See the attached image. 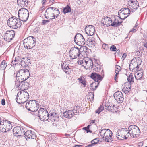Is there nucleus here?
<instances>
[{
    "label": "nucleus",
    "mask_w": 147,
    "mask_h": 147,
    "mask_svg": "<svg viewBox=\"0 0 147 147\" xmlns=\"http://www.w3.org/2000/svg\"><path fill=\"white\" fill-rule=\"evenodd\" d=\"M38 116L42 121H47L49 118L51 121L55 123L59 121V116L56 113H51L49 114L48 111L45 109L41 108L38 110Z\"/></svg>",
    "instance_id": "1"
},
{
    "label": "nucleus",
    "mask_w": 147,
    "mask_h": 147,
    "mask_svg": "<svg viewBox=\"0 0 147 147\" xmlns=\"http://www.w3.org/2000/svg\"><path fill=\"white\" fill-rule=\"evenodd\" d=\"M7 23L10 27L15 29L20 27L21 25L20 20L14 16L10 18L7 21Z\"/></svg>",
    "instance_id": "2"
},
{
    "label": "nucleus",
    "mask_w": 147,
    "mask_h": 147,
    "mask_svg": "<svg viewBox=\"0 0 147 147\" xmlns=\"http://www.w3.org/2000/svg\"><path fill=\"white\" fill-rule=\"evenodd\" d=\"M38 103L37 101L32 100L29 101L26 103L25 107L28 110L35 112L38 109Z\"/></svg>",
    "instance_id": "3"
},
{
    "label": "nucleus",
    "mask_w": 147,
    "mask_h": 147,
    "mask_svg": "<svg viewBox=\"0 0 147 147\" xmlns=\"http://www.w3.org/2000/svg\"><path fill=\"white\" fill-rule=\"evenodd\" d=\"M36 40L33 36H30L24 40V46L28 49L32 48L35 45Z\"/></svg>",
    "instance_id": "4"
},
{
    "label": "nucleus",
    "mask_w": 147,
    "mask_h": 147,
    "mask_svg": "<svg viewBox=\"0 0 147 147\" xmlns=\"http://www.w3.org/2000/svg\"><path fill=\"white\" fill-rule=\"evenodd\" d=\"M29 12L27 9L24 8L20 9L18 13V19L20 21L26 22L28 19Z\"/></svg>",
    "instance_id": "5"
},
{
    "label": "nucleus",
    "mask_w": 147,
    "mask_h": 147,
    "mask_svg": "<svg viewBox=\"0 0 147 147\" xmlns=\"http://www.w3.org/2000/svg\"><path fill=\"white\" fill-rule=\"evenodd\" d=\"M69 53L70 57L72 59H75L78 57V59L79 58L81 54L80 49L77 47H72L69 52Z\"/></svg>",
    "instance_id": "6"
},
{
    "label": "nucleus",
    "mask_w": 147,
    "mask_h": 147,
    "mask_svg": "<svg viewBox=\"0 0 147 147\" xmlns=\"http://www.w3.org/2000/svg\"><path fill=\"white\" fill-rule=\"evenodd\" d=\"M129 132L132 134L133 137H137L140 133V131L139 128L136 125H132L129 126L128 128Z\"/></svg>",
    "instance_id": "7"
},
{
    "label": "nucleus",
    "mask_w": 147,
    "mask_h": 147,
    "mask_svg": "<svg viewBox=\"0 0 147 147\" xmlns=\"http://www.w3.org/2000/svg\"><path fill=\"white\" fill-rule=\"evenodd\" d=\"M15 34V32L13 30H7L4 36V39L7 42H9L12 40Z\"/></svg>",
    "instance_id": "8"
},
{
    "label": "nucleus",
    "mask_w": 147,
    "mask_h": 147,
    "mask_svg": "<svg viewBox=\"0 0 147 147\" xmlns=\"http://www.w3.org/2000/svg\"><path fill=\"white\" fill-rule=\"evenodd\" d=\"M139 68V65H138V62L136 61V59H133L129 65V68L130 70L132 71H136L138 70V69Z\"/></svg>",
    "instance_id": "9"
},
{
    "label": "nucleus",
    "mask_w": 147,
    "mask_h": 147,
    "mask_svg": "<svg viewBox=\"0 0 147 147\" xmlns=\"http://www.w3.org/2000/svg\"><path fill=\"white\" fill-rule=\"evenodd\" d=\"M24 131L23 128L20 126L15 127L13 129V134H15V136H21L24 135L23 134Z\"/></svg>",
    "instance_id": "10"
},
{
    "label": "nucleus",
    "mask_w": 147,
    "mask_h": 147,
    "mask_svg": "<svg viewBox=\"0 0 147 147\" xmlns=\"http://www.w3.org/2000/svg\"><path fill=\"white\" fill-rule=\"evenodd\" d=\"M114 97L119 103H121L124 98L123 94L120 91H117L115 92L114 94Z\"/></svg>",
    "instance_id": "11"
},
{
    "label": "nucleus",
    "mask_w": 147,
    "mask_h": 147,
    "mask_svg": "<svg viewBox=\"0 0 147 147\" xmlns=\"http://www.w3.org/2000/svg\"><path fill=\"white\" fill-rule=\"evenodd\" d=\"M129 8L133 11H136L139 7V3L136 0H130L129 1Z\"/></svg>",
    "instance_id": "12"
},
{
    "label": "nucleus",
    "mask_w": 147,
    "mask_h": 147,
    "mask_svg": "<svg viewBox=\"0 0 147 147\" xmlns=\"http://www.w3.org/2000/svg\"><path fill=\"white\" fill-rule=\"evenodd\" d=\"M85 30L86 33L88 35L92 36L94 34L95 30L94 26L92 25H89L86 27Z\"/></svg>",
    "instance_id": "13"
},
{
    "label": "nucleus",
    "mask_w": 147,
    "mask_h": 147,
    "mask_svg": "<svg viewBox=\"0 0 147 147\" xmlns=\"http://www.w3.org/2000/svg\"><path fill=\"white\" fill-rule=\"evenodd\" d=\"M90 77L94 80L95 82H97L98 84H99L100 82L102 79L100 75L96 73H92Z\"/></svg>",
    "instance_id": "14"
},
{
    "label": "nucleus",
    "mask_w": 147,
    "mask_h": 147,
    "mask_svg": "<svg viewBox=\"0 0 147 147\" xmlns=\"http://www.w3.org/2000/svg\"><path fill=\"white\" fill-rule=\"evenodd\" d=\"M24 135L25 138L27 140L28 138L34 139L36 137L35 133L31 130H28L25 133Z\"/></svg>",
    "instance_id": "15"
},
{
    "label": "nucleus",
    "mask_w": 147,
    "mask_h": 147,
    "mask_svg": "<svg viewBox=\"0 0 147 147\" xmlns=\"http://www.w3.org/2000/svg\"><path fill=\"white\" fill-rule=\"evenodd\" d=\"M21 66L22 67H27L31 64L30 60L27 57L23 58L22 59L20 63Z\"/></svg>",
    "instance_id": "16"
},
{
    "label": "nucleus",
    "mask_w": 147,
    "mask_h": 147,
    "mask_svg": "<svg viewBox=\"0 0 147 147\" xmlns=\"http://www.w3.org/2000/svg\"><path fill=\"white\" fill-rule=\"evenodd\" d=\"M74 41L76 43L80 42L84 43L85 40L83 36L80 34H77L74 37Z\"/></svg>",
    "instance_id": "17"
},
{
    "label": "nucleus",
    "mask_w": 147,
    "mask_h": 147,
    "mask_svg": "<svg viewBox=\"0 0 147 147\" xmlns=\"http://www.w3.org/2000/svg\"><path fill=\"white\" fill-rule=\"evenodd\" d=\"M24 95H25L26 97H24V95H23L22 94L21 95V96L19 98L20 100V101H19L18 100V98L16 97V102L18 103L22 104L26 102L28 99V96L27 95V94L24 93Z\"/></svg>",
    "instance_id": "18"
},
{
    "label": "nucleus",
    "mask_w": 147,
    "mask_h": 147,
    "mask_svg": "<svg viewBox=\"0 0 147 147\" xmlns=\"http://www.w3.org/2000/svg\"><path fill=\"white\" fill-rule=\"evenodd\" d=\"M53 11V7H49L47 8L45 13V18L48 19L50 17H52Z\"/></svg>",
    "instance_id": "19"
},
{
    "label": "nucleus",
    "mask_w": 147,
    "mask_h": 147,
    "mask_svg": "<svg viewBox=\"0 0 147 147\" xmlns=\"http://www.w3.org/2000/svg\"><path fill=\"white\" fill-rule=\"evenodd\" d=\"M22 80H18L17 79L16 81H15V85L17 88H18V89H21L23 88L24 87V86H25V84H27V82H23Z\"/></svg>",
    "instance_id": "20"
},
{
    "label": "nucleus",
    "mask_w": 147,
    "mask_h": 147,
    "mask_svg": "<svg viewBox=\"0 0 147 147\" xmlns=\"http://www.w3.org/2000/svg\"><path fill=\"white\" fill-rule=\"evenodd\" d=\"M28 0H17V3L19 6L21 7H26L29 3Z\"/></svg>",
    "instance_id": "21"
},
{
    "label": "nucleus",
    "mask_w": 147,
    "mask_h": 147,
    "mask_svg": "<svg viewBox=\"0 0 147 147\" xmlns=\"http://www.w3.org/2000/svg\"><path fill=\"white\" fill-rule=\"evenodd\" d=\"M19 74H22L23 76H24L26 79H28L29 77L30 74L29 70L26 69H21L19 71Z\"/></svg>",
    "instance_id": "22"
},
{
    "label": "nucleus",
    "mask_w": 147,
    "mask_h": 147,
    "mask_svg": "<svg viewBox=\"0 0 147 147\" xmlns=\"http://www.w3.org/2000/svg\"><path fill=\"white\" fill-rule=\"evenodd\" d=\"M102 21L103 22L104 25H106L107 26H111L112 20L111 18L106 16L104 17L103 20H102Z\"/></svg>",
    "instance_id": "23"
},
{
    "label": "nucleus",
    "mask_w": 147,
    "mask_h": 147,
    "mask_svg": "<svg viewBox=\"0 0 147 147\" xmlns=\"http://www.w3.org/2000/svg\"><path fill=\"white\" fill-rule=\"evenodd\" d=\"M105 109L110 111L114 112V110L116 109V107H115V105L112 104H109V103H107L105 105Z\"/></svg>",
    "instance_id": "24"
},
{
    "label": "nucleus",
    "mask_w": 147,
    "mask_h": 147,
    "mask_svg": "<svg viewBox=\"0 0 147 147\" xmlns=\"http://www.w3.org/2000/svg\"><path fill=\"white\" fill-rule=\"evenodd\" d=\"M84 61L87 67L86 69H92L93 67V61L91 59H89L88 61Z\"/></svg>",
    "instance_id": "25"
},
{
    "label": "nucleus",
    "mask_w": 147,
    "mask_h": 147,
    "mask_svg": "<svg viewBox=\"0 0 147 147\" xmlns=\"http://www.w3.org/2000/svg\"><path fill=\"white\" fill-rule=\"evenodd\" d=\"M120 13H122L126 16L129 15L131 11L129 8H123L120 10Z\"/></svg>",
    "instance_id": "26"
},
{
    "label": "nucleus",
    "mask_w": 147,
    "mask_h": 147,
    "mask_svg": "<svg viewBox=\"0 0 147 147\" xmlns=\"http://www.w3.org/2000/svg\"><path fill=\"white\" fill-rule=\"evenodd\" d=\"M64 63L62 65L61 67L62 69L65 73L67 74H69L71 72V69L69 68L68 66L65 65H64Z\"/></svg>",
    "instance_id": "27"
},
{
    "label": "nucleus",
    "mask_w": 147,
    "mask_h": 147,
    "mask_svg": "<svg viewBox=\"0 0 147 147\" xmlns=\"http://www.w3.org/2000/svg\"><path fill=\"white\" fill-rule=\"evenodd\" d=\"M122 22H119L118 19H115L113 23L112 22L111 26L113 27H117L119 26Z\"/></svg>",
    "instance_id": "28"
},
{
    "label": "nucleus",
    "mask_w": 147,
    "mask_h": 147,
    "mask_svg": "<svg viewBox=\"0 0 147 147\" xmlns=\"http://www.w3.org/2000/svg\"><path fill=\"white\" fill-rule=\"evenodd\" d=\"M106 132L104 134V136H103L102 138L103 139L105 137H110L111 136H112L113 134L112 131L108 129H107Z\"/></svg>",
    "instance_id": "29"
},
{
    "label": "nucleus",
    "mask_w": 147,
    "mask_h": 147,
    "mask_svg": "<svg viewBox=\"0 0 147 147\" xmlns=\"http://www.w3.org/2000/svg\"><path fill=\"white\" fill-rule=\"evenodd\" d=\"M17 75H18V77H17V79L19 80H22V82H24V81L27 80L26 78L24 77V76H23V75L22 74H20L19 75V73H18Z\"/></svg>",
    "instance_id": "30"
},
{
    "label": "nucleus",
    "mask_w": 147,
    "mask_h": 147,
    "mask_svg": "<svg viewBox=\"0 0 147 147\" xmlns=\"http://www.w3.org/2000/svg\"><path fill=\"white\" fill-rule=\"evenodd\" d=\"M127 130L126 128H122L121 129L118 130V134H121L124 137L126 133H127Z\"/></svg>",
    "instance_id": "31"
},
{
    "label": "nucleus",
    "mask_w": 147,
    "mask_h": 147,
    "mask_svg": "<svg viewBox=\"0 0 147 147\" xmlns=\"http://www.w3.org/2000/svg\"><path fill=\"white\" fill-rule=\"evenodd\" d=\"M7 63L5 60H3L1 63L0 65V69L1 70L4 69L7 66Z\"/></svg>",
    "instance_id": "32"
},
{
    "label": "nucleus",
    "mask_w": 147,
    "mask_h": 147,
    "mask_svg": "<svg viewBox=\"0 0 147 147\" xmlns=\"http://www.w3.org/2000/svg\"><path fill=\"white\" fill-rule=\"evenodd\" d=\"M71 8L69 5H67L64 8L63 12L64 14L71 12Z\"/></svg>",
    "instance_id": "33"
},
{
    "label": "nucleus",
    "mask_w": 147,
    "mask_h": 147,
    "mask_svg": "<svg viewBox=\"0 0 147 147\" xmlns=\"http://www.w3.org/2000/svg\"><path fill=\"white\" fill-rule=\"evenodd\" d=\"M137 76H135V78L136 80H138V82H140V80H142L143 79L142 77L143 75V73L142 72L137 74Z\"/></svg>",
    "instance_id": "34"
},
{
    "label": "nucleus",
    "mask_w": 147,
    "mask_h": 147,
    "mask_svg": "<svg viewBox=\"0 0 147 147\" xmlns=\"http://www.w3.org/2000/svg\"><path fill=\"white\" fill-rule=\"evenodd\" d=\"M7 122L6 123V130L7 132V131H9L12 128V126L11 125L10 123V122L8 121H6Z\"/></svg>",
    "instance_id": "35"
},
{
    "label": "nucleus",
    "mask_w": 147,
    "mask_h": 147,
    "mask_svg": "<svg viewBox=\"0 0 147 147\" xmlns=\"http://www.w3.org/2000/svg\"><path fill=\"white\" fill-rule=\"evenodd\" d=\"M94 96V94L92 92H90L88 93L87 96V98L90 101L93 100Z\"/></svg>",
    "instance_id": "36"
},
{
    "label": "nucleus",
    "mask_w": 147,
    "mask_h": 147,
    "mask_svg": "<svg viewBox=\"0 0 147 147\" xmlns=\"http://www.w3.org/2000/svg\"><path fill=\"white\" fill-rule=\"evenodd\" d=\"M20 63V61L18 59H16V58H15L14 59H13V60L11 63V65L12 66L16 65H18V64Z\"/></svg>",
    "instance_id": "37"
},
{
    "label": "nucleus",
    "mask_w": 147,
    "mask_h": 147,
    "mask_svg": "<svg viewBox=\"0 0 147 147\" xmlns=\"http://www.w3.org/2000/svg\"><path fill=\"white\" fill-rule=\"evenodd\" d=\"M53 15H55L57 16H58L60 14V11L59 9H57L56 8L53 7Z\"/></svg>",
    "instance_id": "38"
},
{
    "label": "nucleus",
    "mask_w": 147,
    "mask_h": 147,
    "mask_svg": "<svg viewBox=\"0 0 147 147\" xmlns=\"http://www.w3.org/2000/svg\"><path fill=\"white\" fill-rule=\"evenodd\" d=\"M134 77H133V75L130 74L127 80L128 81L130 84L132 82L133 83L134 82Z\"/></svg>",
    "instance_id": "39"
},
{
    "label": "nucleus",
    "mask_w": 147,
    "mask_h": 147,
    "mask_svg": "<svg viewBox=\"0 0 147 147\" xmlns=\"http://www.w3.org/2000/svg\"><path fill=\"white\" fill-rule=\"evenodd\" d=\"M90 37L88 38L87 40L91 44L93 45H95V39L92 38L90 39Z\"/></svg>",
    "instance_id": "40"
},
{
    "label": "nucleus",
    "mask_w": 147,
    "mask_h": 147,
    "mask_svg": "<svg viewBox=\"0 0 147 147\" xmlns=\"http://www.w3.org/2000/svg\"><path fill=\"white\" fill-rule=\"evenodd\" d=\"M24 93H27V95L28 96V99L29 98V95L28 94V93L26 91H25L24 90H22V91H20L17 94V96H18V95L19 94H22L23 95H24V97H26V96L24 95Z\"/></svg>",
    "instance_id": "41"
},
{
    "label": "nucleus",
    "mask_w": 147,
    "mask_h": 147,
    "mask_svg": "<svg viewBox=\"0 0 147 147\" xmlns=\"http://www.w3.org/2000/svg\"><path fill=\"white\" fill-rule=\"evenodd\" d=\"M117 137L118 139L120 140H122L125 139V137L123 136L121 134H118V131H117Z\"/></svg>",
    "instance_id": "42"
},
{
    "label": "nucleus",
    "mask_w": 147,
    "mask_h": 147,
    "mask_svg": "<svg viewBox=\"0 0 147 147\" xmlns=\"http://www.w3.org/2000/svg\"><path fill=\"white\" fill-rule=\"evenodd\" d=\"M122 90L125 94L128 93L131 90V86L128 88L126 87L123 88Z\"/></svg>",
    "instance_id": "43"
},
{
    "label": "nucleus",
    "mask_w": 147,
    "mask_h": 147,
    "mask_svg": "<svg viewBox=\"0 0 147 147\" xmlns=\"http://www.w3.org/2000/svg\"><path fill=\"white\" fill-rule=\"evenodd\" d=\"M94 67V70L95 71L99 72L101 69V66L99 65H97Z\"/></svg>",
    "instance_id": "44"
},
{
    "label": "nucleus",
    "mask_w": 147,
    "mask_h": 147,
    "mask_svg": "<svg viewBox=\"0 0 147 147\" xmlns=\"http://www.w3.org/2000/svg\"><path fill=\"white\" fill-rule=\"evenodd\" d=\"M80 107L78 106H75L74 107V109L73 110L74 113H78L79 112V108Z\"/></svg>",
    "instance_id": "45"
},
{
    "label": "nucleus",
    "mask_w": 147,
    "mask_h": 147,
    "mask_svg": "<svg viewBox=\"0 0 147 147\" xmlns=\"http://www.w3.org/2000/svg\"><path fill=\"white\" fill-rule=\"evenodd\" d=\"M104 109L103 106L100 105L98 109L96 111V112L99 114Z\"/></svg>",
    "instance_id": "46"
},
{
    "label": "nucleus",
    "mask_w": 147,
    "mask_h": 147,
    "mask_svg": "<svg viewBox=\"0 0 147 147\" xmlns=\"http://www.w3.org/2000/svg\"><path fill=\"white\" fill-rule=\"evenodd\" d=\"M99 141V138H96L92 140L91 142V143H92V144L95 145L96 144L98 143Z\"/></svg>",
    "instance_id": "47"
},
{
    "label": "nucleus",
    "mask_w": 147,
    "mask_h": 147,
    "mask_svg": "<svg viewBox=\"0 0 147 147\" xmlns=\"http://www.w3.org/2000/svg\"><path fill=\"white\" fill-rule=\"evenodd\" d=\"M112 136H111L110 137H105L104 139L106 142H111L113 140L112 138Z\"/></svg>",
    "instance_id": "48"
},
{
    "label": "nucleus",
    "mask_w": 147,
    "mask_h": 147,
    "mask_svg": "<svg viewBox=\"0 0 147 147\" xmlns=\"http://www.w3.org/2000/svg\"><path fill=\"white\" fill-rule=\"evenodd\" d=\"M79 80V82L80 83H82L84 86H85L86 84V81L85 80L82 79V77H80L78 79Z\"/></svg>",
    "instance_id": "49"
},
{
    "label": "nucleus",
    "mask_w": 147,
    "mask_h": 147,
    "mask_svg": "<svg viewBox=\"0 0 147 147\" xmlns=\"http://www.w3.org/2000/svg\"><path fill=\"white\" fill-rule=\"evenodd\" d=\"M4 123L1 121L0 122V131L3 132H5V130L3 129L4 127L3 126L4 125Z\"/></svg>",
    "instance_id": "50"
},
{
    "label": "nucleus",
    "mask_w": 147,
    "mask_h": 147,
    "mask_svg": "<svg viewBox=\"0 0 147 147\" xmlns=\"http://www.w3.org/2000/svg\"><path fill=\"white\" fill-rule=\"evenodd\" d=\"M67 112L69 115V119L72 117L74 114L73 110H68L67 111Z\"/></svg>",
    "instance_id": "51"
},
{
    "label": "nucleus",
    "mask_w": 147,
    "mask_h": 147,
    "mask_svg": "<svg viewBox=\"0 0 147 147\" xmlns=\"http://www.w3.org/2000/svg\"><path fill=\"white\" fill-rule=\"evenodd\" d=\"M131 132H129V130H128V131H127V133H126L125 135V136H124L125 139H127L128 138H129V136L131 137L132 136H131Z\"/></svg>",
    "instance_id": "52"
},
{
    "label": "nucleus",
    "mask_w": 147,
    "mask_h": 147,
    "mask_svg": "<svg viewBox=\"0 0 147 147\" xmlns=\"http://www.w3.org/2000/svg\"><path fill=\"white\" fill-rule=\"evenodd\" d=\"M90 126V125H89L87 127L83 128V129L86 131L87 133L88 132L91 133L92 131L89 129V128Z\"/></svg>",
    "instance_id": "53"
},
{
    "label": "nucleus",
    "mask_w": 147,
    "mask_h": 147,
    "mask_svg": "<svg viewBox=\"0 0 147 147\" xmlns=\"http://www.w3.org/2000/svg\"><path fill=\"white\" fill-rule=\"evenodd\" d=\"M133 59H136V61L138 62V63H139L138 65H141V62H142L141 59H140V57H136L135 58H134Z\"/></svg>",
    "instance_id": "54"
},
{
    "label": "nucleus",
    "mask_w": 147,
    "mask_h": 147,
    "mask_svg": "<svg viewBox=\"0 0 147 147\" xmlns=\"http://www.w3.org/2000/svg\"><path fill=\"white\" fill-rule=\"evenodd\" d=\"M102 47L103 49L106 50H108L109 49L108 45L105 43H104L102 45Z\"/></svg>",
    "instance_id": "55"
},
{
    "label": "nucleus",
    "mask_w": 147,
    "mask_h": 147,
    "mask_svg": "<svg viewBox=\"0 0 147 147\" xmlns=\"http://www.w3.org/2000/svg\"><path fill=\"white\" fill-rule=\"evenodd\" d=\"M110 50L113 51H116L117 49L116 46L114 45L111 46L110 48Z\"/></svg>",
    "instance_id": "56"
},
{
    "label": "nucleus",
    "mask_w": 147,
    "mask_h": 147,
    "mask_svg": "<svg viewBox=\"0 0 147 147\" xmlns=\"http://www.w3.org/2000/svg\"><path fill=\"white\" fill-rule=\"evenodd\" d=\"M107 129H102L100 131V135H102L103 136H104V134L106 132Z\"/></svg>",
    "instance_id": "57"
},
{
    "label": "nucleus",
    "mask_w": 147,
    "mask_h": 147,
    "mask_svg": "<svg viewBox=\"0 0 147 147\" xmlns=\"http://www.w3.org/2000/svg\"><path fill=\"white\" fill-rule=\"evenodd\" d=\"M121 19L124 20L126 18H127L128 16V15L126 16L123 13H121Z\"/></svg>",
    "instance_id": "58"
},
{
    "label": "nucleus",
    "mask_w": 147,
    "mask_h": 147,
    "mask_svg": "<svg viewBox=\"0 0 147 147\" xmlns=\"http://www.w3.org/2000/svg\"><path fill=\"white\" fill-rule=\"evenodd\" d=\"M42 25H45L47 23H48L50 22V20H42Z\"/></svg>",
    "instance_id": "59"
},
{
    "label": "nucleus",
    "mask_w": 147,
    "mask_h": 147,
    "mask_svg": "<svg viewBox=\"0 0 147 147\" xmlns=\"http://www.w3.org/2000/svg\"><path fill=\"white\" fill-rule=\"evenodd\" d=\"M121 67L120 66L117 65L115 67V71L119 72L121 69Z\"/></svg>",
    "instance_id": "60"
},
{
    "label": "nucleus",
    "mask_w": 147,
    "mask_h": 147,
    "mask_svg": "<svg viewBox=\"0 0 147 147\" xmlns=\"http://www.w3.org/2000/svg\"><path fill=\"white\" fill-rule=\"evenodd\" d=\"M63 114L64 115L63 116H64L65 118H67L69 119V115H68L67 111H65L64 112Z\"/></svg>",
    "instance_id": "61"
},
{
    "label": "nucleus",
    "mask_w": 147,
    "mask_h": 147,
    "mask_svg": "<svg viewBox=\"0 0 147 147\" xmlns=\"http://www.w3.org/2000/svg\"><path fill=\"white\" fill-rule=\"evenodd\" d=\"M86 61V60H81L80 61H78V64H80V65L83 64L84 63H85L84 61Z\"/></svg>",
    "instance_id": "62"
},
{
    "label": "nucleus",
    "mask_w": 147,
    "mask_h": 147,
    "mask_svg": "<svg viewBox=\"0 0 147 147\" xmlns=\"http://www.w3.org/2000/svg\"><path fill=\"white\" fill-rule=\"evenodd\" d=\"M1 104L3 105H4L5 104V100L4 99L2 100Z\"/></svg>",
    "instance_id": "63"
},
{
    "label": "nucleus",
    "mask_w": 147,
    "mask_h": 147,
    "mask_svg": "<svg viewBox=\"0 0 147 147\" xmlns=\"http://www.w3.org/2000/svg\"><path fill=\"white\" fill-rule=\"evenodd\" d=\"M95 82H93L90 84L91 87L92 88H93V87L95 86V85L96 84Z\"/></svg>",
    "instance_id": "64"
}]
</instances>
